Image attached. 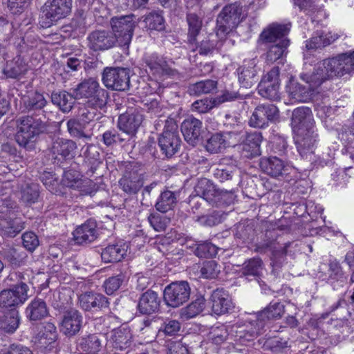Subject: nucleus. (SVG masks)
I'll list each match as a JSON object with an SVG mask.
<instances>
[{
  "mask_svg": "<svg viewBox=\"0 0 354 354\" xmlns=\"http://www.w3.org/2000/svg\"><path fill=\"white\" fill-rule=\"evenodd\" d=\"M354 72V50L325 59L317 64L311 75L302 73L300 78L313 88L320 86L333 77H342Z\"/></svg>",
  "mask_w": 354,
  "mask_h": 354,
  "instance_id": "obj_1",
  "label": "nucleus"
},
{
  "mask_svg": "<svg viewBox=\"0 0 354 354\" xmlns=\"http://www.w3.org/2000/svg\"><path fill=\"white\" fill-rule=\"evenodd\" d=\"M284 306L281 302L272 301L270 304L262 311L258 313L254 316V319H250L249 326H247L248 329L245 330H234V327L231 328L230 332H235L236 341H239L243 343L245 341H250L258 335L264 333L267 328H269V321L271 319H279L283 315Z\"/></svg>",
  "mask_w": 354,
  "mask_h": 354,
  "instance_id": "obj_2",
  "label": "nucleus"
},
{
  "mask_svg": "<svg viewBox=\"0 0 354 354\" xmlns=\"http://www.w3.org/2000/svg\"><path fill=\"white\" fill-rule=\"evenodd\" d=\"M15 125L16 142L26 149L34 148L39 136L46 131L47 127L41 118L29 114L17 117Z\"/></svg>",
  "mask_w": 354,
  "mask_h": 354,
  "instance_id": "obj_3",
  "label": "nucleus"
},
{
  "mask_svg": "<svg viewBox=\"0 0 354 354\" xmlns=\"http://www.w3.org/2000/svg\"><path fill=\"white\" fill-rule=\"evenodd\" d=\"M8 279L17 283L8 289L0 292V306L8 310H17L28 299L30 288L25 281L24 274L21 272L10 274Z\"/></svg>",
  "mask_w": 354,
  "mask_h": 354,
  "instance_id": "obj_4",
  "label": "nucleus"
},
{
  "mask_svg": "<svg viewBox=\"0 0 354 354\" xmlns=\"http://www.w3.org/2000/svg\"><path fill=\"white\" fill-rule=\"evenodd\" d=\"M73 89L76 100H86V104L95 109H101L107 103V91L102 88L97 80L93 77L84 79Z\"/></svg>",
  "mask_w": 354,
  "mask_h": 354,
  "instance_id": "obj_5",
  "label": "nucleus"
},
{
  "mask_svg": "<svg viewBox=\"0 0 354 354\" xmlns=\"http://www.w3.org/2000/svg\"><path fill=\"white\" fill-rule=\"evenodd\" d=\"M72 3V0H47L41 9L39 25L49 28L66 18L71 12Z\"/></svg>",
  "mask_w": 354,
  "mask_h": 354,
  "instance_id": "obj_6",
  "label": "nucleus"
},
{
  "mask_svg": "<svg viewBox=\"0 0 354 354\" xmlns=\"http://www.w3.org/2000/svg\"><path fill=\"white\" fill-rule=\"evenodd\" d=\"M143 66L147 73L155 78L180 77V73L173 67L174 62L156 53L145 54L142 59Z\"/></svg>",
  "mask_w": 354,
  "mask_h": 354,
  "instance_id": "obj_7",
  "label": "nucleus"
},
{
  "mask_svg": "<svg viewBox=\"0 0 354 354\" xmlns=\"http://www.w3.org/2000/svg\"><path fill=\"white\" fill-rule=\"evenodd\" d=\"M317 139V133L315 125L306 128L299 127L295 137L297 149L301 158L315 165H321V162H318L319 158L314 151Z\"/></svg>",
  "mask_w": 354,
  "mask_h": 354,
  "instance_id": "obj_8",
  "label": "nucleus"
},
{
  "mask_svg": "<svg viewBox=\"0 0 354 354\" xmlns=\"http://www.w3.org/2000/svg\"><path fill=\"white\" fill-rule=\"evenodd\" d=\"M180 142L176 123L172 120H165L163 131L158 139L162 158H170L176 154L179 150Z\"/></svg>",
  "mask_w": 354,
  "mask_h": 354,
  "instance_id": "obj_9",
  "label": "nucleus"
},
{
  "mask_svg": "<svg viewBox=\"0 0 354 354\" xmlns=\"http://www.w3.org/2000/svg\"><path fill=\"white\" fill-rule=\"evenodd\" d=\"M118 183L120 188L127 195L137 194L145 183V173L142 167L137 162L126 165Z\"/></svg>",
  "mask_w": 354,
  "mask_h": 354,
  "instance_id": "obj_10",
  "label": "nucleus"
},
{
  "mask_svg": "<svg viewBox=\"0 0 354 354\" xmlns=\"http://www.w3.org/2000/svg\"><path fill=\"white\" fill-rule=\"evenodd\" d=\"M135 15H128L114 17L111 19V26L119 46L128 49L136 27Z\"/></svg>",
  "mask_w": 354,
  "mask_h": 354,
  "instance_id": "obj_11",
  "label": "nucleus"
},
{
  "mask_svg": "<svg viewBox=\"0 0 354 354\" xmlns=\"http://www.w3.org/2000/svg\"><path fill=\"white\" fill-rule=\"evenodd\" d=\"M242 8L237 3L225 6L216 19V36L222 39L241 21Z\"/></svg>",
  "mask_w": 354,
  "mask_h": 354,
  "instance_id": "obj_12",
  "label": "nucleus"
},
{
  "mask_svg": "<svg viewBox=\"0 0 354 354\" xmlns=\"http://www.w3.org/2000/svg\"><path fill=\"white\" fill-rule=\"evenodd\" d=\"M104 85L109 89L126 91L130 88V70L122 67H106L102 76Z\"/></svg>",
  "mask_w": 354,
  "mask_h": 354,
  "instance_id": "obj_13",
  "label": "nucleus"
},
{
  "mask_svg": "<svg viewBox=\"0 0 354 354\" xmlns=\"http://www.w3.org/2000/svg\"><path fill=\"white\" fill-rule=\"evenodd\" d=\"M259 167L268 176L286 181L292 179L291 174L294 172L292 166L277 156L262 157L259 160Z\"/></svg>",
  "mask_w": 354,
  "mask_h": 354,
  "instance_id": "obj_14",
  "label": "nucleus"
},
{
  "mask_svg": "<svg viewBox=\"0 0 354 354\" xmlns=\"http://www.w3.org/2000/svg\"><path fill=\"white\" fill-rule=\"evenodd\" d=\"M191 288L185 281L172 282L164 290L165 304L172 308H177L188 301Z\"/></svg>",
  "mask_w": 354,
  "mask_h": 354,
  "instance_id": "obj_15",
  "label": "nucleus"
},
{
  "mask_svg": "<svg viewBox=\"0 0 354 354\" xmlns=\"http://www.w3.org/2000/svg\"><path fill=\"white\" fill-rule=\"evenodd\" d=\"M78 305L84 312L91 314L109 310V299L102 293L86 291L78 296Z\"/></svg>",
  "mask_w": 354,
  "mask_h": 354,
  "instance_id": "obj_16",
  "label": "nucleus"
},
{
  "mask_svg": "<svg viewBox=\"0 0 354 354\" xmlns=\"http://www.w3.org/2000/svg\"><path fill=\"white\" fill-rule=\"evenodd\" d=\"M144 119L142 111L138 108H129L121 114L118 120L117 127L131 139L134 137Z\"/></svg>",
  "mask_w": 354,
  "mask_h": 354,
  "instance_id": "obj_17",
  "label": "nucleus"
},
{
  "mask_svg": "<svg viewBox=\"0 0 354 354\" xmlns=\"http://www.w3.org/2000/svg\"><path fill=\"white\" fill-rule=\"evenodd\" d=\"M279 89V68L274 66L263 77L258 85V91L263 97L277 101L280 99Z\"/></svg>",
  "mask_w": 354,
  "mask_h": 354,
  "instance_id": "obj_18",
  "label": "nucleus"
},
{
  "mask_svg": "<svg viewBox=\"0 0 354 354\" xmlns=\"http://www.w3.org/2000/svg\"><path fill=\"white\" fill-rule=\"evenodd\" d=\"M207 306L216 315L230 313L234 308L229 294L222 288H217L212 292Z\"/></svg>",
  "mask_w": 354,
  "mask_h": 354,
  "instance_id": "obj_19",
  "label": "nucleus"
},
{
  "mask_svg": "<svg viewBox=\"0 0 354 354\" xmlns=\"http://www.w3.org/2000/svg\"><path fill=\"white\" fill-rule=\"evenodd\" d=\"M88 47L93 51L109 50L117 44L114 34L107 30H95L87 36Z\"/></svg>",
  "mask_w": 354,
  "mask_h": 354,
  "instance_id": "obj_20",
  "label": "nucleus"
},
{
  "mask_svg": "<svg viewBox=\"0 0 354 354\" xmlns=\"http://www.w3.org/2000/svg\"><path fill=\"white\" fill-rule=\"evenodd\" d=\"M48 101L44 95L37 91H31L27 95L22 96L21 99V108L23 112L31 113L30 115H37L45 113L44 109L47 106Z\"/></svg>",
  "mask_w": 354,
  "mask_h": 354,
  "instance_id": "obj_21",
  "label": "nucleus"
},
{
  "mask_svg": "<svg viewBox=\"0 0 354 354\" xmlns=\"http://www.w3.org/2000/svg\"><path fill=\"white\" fill-rule=\"evenodd\" d=\"M186 14V21L188 26L187 43V44H194L196 43V37L200 34L204 18V12L199 6L194 9L187 6Z\"/></svg>",
  "mask_w": 354,
  "mask_h": 354,
  "instance_id": "obj_22",
  "label": "nucleus"
},
{
  "mask_svg": "<svg viewBox=\"0 0 354 354\" xmlns=\"http://www.w3.org/2000/svg\"><path fill=\"white\" fill-rule=\"evenodd\" d=\"M132 335L128 328L115 330L108 342L111 354H125L131 344Z\"/></svg>",
  "mask_w": 354,
  "mask_h": 354,
  "instance_id": "obj_23",
  "label": "nucleus"
},
{
  "mask_svg": "<svg viewBox=\"0 0 354 354\" xmlns=\"http://www.w3.org/2000/svg\"><path fill=\"white\" fill-rule=\"evenodd\" d=\"M82 322L81 313L75 308H71L64 313L60 330L67 337H73L80 330Z\"/></svg>",
  "mask_w": 354,
  "mask_h": 354,
  "instance_id": "obj_24",
  "label": "nucleus"
},
{
  "mask_svg": "<svg viewBox=\"0 0 354 354\" xmlns=\"http://www.w3.org/2000/svg\"><path fill=\"white\" fill-rule=\"evenodd\" d=\"M23 43V45H19L20 50H19L18 54L12 59L7 61L3 68V73L7 78H18L27 71L26 59L22 54L28 48Z\"/></svg>",
  "mask_w": 354,
  "mask_h": 354,
  "instance_id": "obj_25",
  "label": "nucleus"
},
{
  "mask_svg": "<svg viewBox=\"0 0 354 354\" xmlns=\"http://www.w3.org/2000/svg\"><path fill=\"white\" fill-rule=\"evenodd\" d=\"M0 256L12 268L26 265L28 254L20 245H6L0 250Z\"/></svg>",
  "mask_w": 354,
  "mask_h": 354,
  "instance_id": "obj_26",
  "label": "nucleus"
},
{
  "mask_svg": "<svg viewBox=\"0 0 354 354\" xmlns=\"http://www.w3.org/2000/svg\"><path fill=\"white\" fill-rule=\"evenodd\" d=\"M24 228V222L14 212L0 215V233L3 236L14 238Z\"/></svg>",
  "mask_w": 354,
  "mask_h": 354,
  "instance_id": "obj_27",
  "label": "nucleus"
},
{
  "mask_svg": "<svg viewBox=\"0 0 354 354\" xmlns=\"http://www.w3.org/2000/svg\"><path fill=\"white\" fill-rule=\"evenodd\" d=\"M289 31L288 25L273 23L261 32L259 40L264 44H276L283 39H288Z\"/></svg>",
  "mask_w": 354,
  "mask_h": 354,
  "instance_id": "obj_28",
  "label": "nucleus"
},
{
  "mask_svg": "<svg viewBox=\"0 0 354 354\" xmlns=\"http://www.w3.org/2000/svg\"><path fill=\"white\" fill-rule=\"evenodd\" d=\"M77 244L87 245L93 242L98 236L97 223L93 219H88L78 226L73 232Z\"/></svg>",
  "mask_w": 354,
  "mask_h": 354,
  "instance_id": "obj_29",
  "label": "nucleus"
},
{
  "mask_svg": "<svg viewBox=\"0 0 354 354\" xmlns=\"http://www.w3.org/2000/svg\"><path fill=\"white\" fill-rule=\"evenodd\" d=\"M286 91L290 97L299 102H307L313 100L315 88L305 86L294 79H290L286 86Z\"/></svg>",
  "mask_w": 354,
  "mask_h": 354,
  "instance_id": "obj_30",
  "label": "nucleus"
},
{
  "mask_svg": "<svg viewBox=\"0 0 354 354\" xmlns=\"http://www.w3.org/2000/svg\"><path fill=\"white\" fill-rule=\"evenodd\" d=\"M55 325L51 322L43 323L41 328L34 337L35 344L40 348H46L52 345L57 338Z\"/></svg>",
  "mask_w": 354,
  "mask_h": 354,
  "instance_id": "obj_31",
  "label": "nucleus"
},
{
  "mask_svg": "<svg viewBox=\"0 0 354 354\" xmlns=\"http://www.w3.org/2000/svg\"><path fill=\"white\" fill-rule=\"evenodd\" d=\"M77 149L76 143L71 140L58 138L51 147V152L58 160L71 159L75 156Z\"/></svg>",
  "mask_w": 354,
  "mask_h": 354,
  "instance_id": "obj_32",
  "label": "nucleus"
},
{
  "mask_svg": "<svg viewBox=\"0 0 354 354\" xmlns=\"http://www.w3.org/2000/svg\"><path fill=\"white\" fill-rule=\"evenodd\" d=\"M202 122L195 118L185 119L181 124L180 129L185 140L194 146L198 141L202 132Z\"/></svg>",
  "mask_w": 354,
  "mask_h": 354,
  "instance_id": "obj_33",
  "label": "nucleus"
},
{
  "mask_svg": "<svg viewBox=\"0 0 354 354\" xmlns=\"http://www.w3.org/2000/svg\"><path fill=\"white\" fill-rule=\"evenodd\" d=\"M25 314L30 322H38L45 319L49 315L46 302L39 297H35L26 306Z\"/></svg>",
  "mask_w": 354,
  "mask_h": 354,
  "instance_id": "obj_34",
  "label": "nucleus"
},
{
  "mask_svg": "<svg viewBox=\"0 0 354 354\" xmlns=\"http://www.w3.org/2000/svg\"><path fill=\"white\" fill-rule=\"evenodd\" d=\"M262 136L260 133H248L242 144V156L250 159L259 156L261 154L260 146Z\"/></svg>",
  "mask_w": 354,
  "mask_h": 354,
  "instance_id": "obj_35",
  "label": "nucleus"
},
{
  "mask_svg": "<svg viewBox=\"0 0 354 354\" xmlns=\"http://www.w3.org/2000/svg\"><path fill=\"white\" fill-rule=\"evenodd\" d=\"M160 303L158 294L153 290H148L141 295L138 310L142 315H151L158 310Z\"/></svg>",
  "mask_w": 354,
  "mask_h": 354,
  "instance_id": "obj_36",
  "label": "nucleus"
},
{
  "mask_svg": "<svg viewBox=\"0 0 354 354\" xmlns=\"http://www.w3.org/2000/svg\"><path fill=\"white\" fill-rule=\"evenodd\" d=\"M339 37V35L331 32L317 31L312 37L306 41V48L308 50L321 49L330 45Z\"/></svg>",
  "mask_w": 354,
  "mask_h": 354,
  "instance_id": "obj_37",
  "label": "nucleus"
},
{
  "mask_svg": "<svg viewBox=\"0 0 354 354\" xmlns=\"http://www.w3.org/2000/svg\"><path fill=\"white\" fill-rule=\"evenodd\" d=\"M227 160L223 159V162ZM237 169L235 165H225V162L219 164L213 171L214 177L221 183H227L229 186H238L236 178Z\"/></svg>",
  "mask_w": 354,
  "mask_h": 354,
  "instance_id": "obj_38",
  "label": "nucleus"
},
{
  "mask_svg": "<svg viewBox=\"0 0 354 354\" xmlns=\"http://www.w3.org/2000/svg\"><path fill=\"white\" fill-rule=\"evenodd\" d=\"M84 159L82 167L86 176L91 177L102 164L100 153L95 146L89 145L84 153Z\"/></svg>",
  "mask_w": 354,
  "mask_h": 354,
  "instance_id": "obj_39",
  "label": "nucleus"
},
{
  "mask_svg": "<svg viewBox=\"0 0 354 354\" xmlns=\"http://www.w3.org/2000/svg\"><path fill=\"white\" fill-rule=\"evenodd\" d=\"M219 189H216L214 184L207 178H201L195 186L196 195L209 204L217 203V194Z\"/></svg>",
  "mask_w": 354,
  "mask_h": 354,
  "instance_id": "obj_40",
  "label": "nucleus"
},
{
  "mask_svg": "<svg viewBox=\"0 0 354 354\" xmlns=\"http://www.w3.org/2000/svg\"><path fill=\"white\" fill-rule=\"evenodd\" d=\"M258 71L253 62L237 68L239 82L242 87L250 88L258 82Z\"/></svg>",
  "mask_w": 354,
  "mask_h": 354,
  "instance_id": "obj_41",
  "label": "nucleus"
},
{
  "mask_svg": "<svg viewBox=\"0 0 354 354\" xmlns=\"http://www.w3.org/2000/svg\"><path fill=\"white\" fill-rule=\"evenodd\" d=\"M21 317L17 310L0 312V330L12 334L16 331L20 324Z\"/></svg>",
  "mask_w": 354,
  "mask_h": 354,
  "instance_id": "obj_42",
  "label": "nucleus"
},
{
  "mask_svg": "<svg viewBox=\"0 0 354 354\" xmlns=\"http://www.w3.org/2000/svg\"><path fill=\"white\" fill-rule=\"evenodd\" d=\"M102 346V339L96 334L82 336L77 340V349L80 352L97 354Z\"/></svg>",
  "mask_w": 354,
  "mask_h": 354,
  "instance_id": "obj_43",
  "label": "nucleus"
},
{
  "mask_svg": "<svg viewBox=\"0 0 354 354\" xmlns=\"http://www.w3.org/2000/svg\"><path fill=\"white\" fill-rule=\"evenodd\" d=\"M290 45L288 39H283L276 44H269L266 54V62L268 64L282 59L288 53V47Z\"/></svg>",
  "mask_w": 354,
  "mask_h": 354,
  "instance_id": "obj_44",
  "label": "nucleus"
},
{
  "mask_svg": "<svg viewBox=\"0 0 354 354\" xmlns=\"http://www.w3.org/2000/svg\"><path fill=\"white\" fill-rule=\"evenodd\" d=\"M50 98L52 103L63 113H68L71 111L75 99L73 92L71 94L66 91H54L51 93Z\"/></svg>",
  "mask_w": 354,
  "mask_h": 354,
  "instance_id": "obj_45",
  "label": "nucleus"
},
{
  "mask_svg": "<svg viewBox=\"0 0 354 354\" xmlns=\"http://www.w3.org/2000/svg\"><path fill=\"white\" fill-rule=\"evenodd\" d=\"M292 243V242L288 241L283 246L279 245L276 249H273L270 255V265L272 267V272L274 275H277L281 268L287 263L288 248Z\"/></svg>",
  "mask_w": 354,
  "mask_h": 354,
  "instance_id": "obj_46",
  "label": "nucleus"
},
{
  "mask_svg": "<svg viewBox=\"0 0 354 354\" xmlns=\"http://www.w3.org/2000/svg\"><path fill=\"white\" fill-rule=\"evenodd\" d=\"M126 252L124 245L118 243L111 244L102 249L101 258L104 263H116L123 259Z\"/></svg>",
  "mask_w": 354,
  "mask_h": 354,
  "instance_id": "obj_47",
  "label": "nucleus"
},
{
  "mask_svg": "<svg viewBox=\"0 0 354 354\" xmlns=\"http://www.w3.org/2000/svg\"><path fill=\"white\" fill-rule=\"evenodd\" d=\"M263 269V263L261 258L253 257L244 262L243 264L241 272L242 275L245 276L249 280L250 277L254 279L260 278Z\"/></svg>",
  "mask_w": 354,
  "mask_h": 354,
  "instance_id": "obj_48",
  "label": "nucleus"
},
{
  "mask_svg": "<svg viewBox=\"0 0 354 354\" xmlns=\"http://www.w3.org/2000/svg\"><path fill=\"white\" fill-rule=\"evenodd\" d=\"M292 121L295 127H304L315 125V121L310 109L301 106L295 109L292 114Z\"/></svg>",
  "mask_w": 354,
  "mask_h": 354,
  "instance_id": "obj_49",
  "label": "nucleus"
},
{
  "mask_svg": "<svg viewBox=\"0 0 354 354\" xmlns=\"http://www.w3.org/2000/svg\"><path fill=\"white\" fill-rule=\"evenodd\" d=\"M186 244L187 248H190L199 258L213 257L217 254L218 248L210 241H197L192 245H189L187 242Z\"/></svg>",
  "mask_w": 354,
  "mask_h": 354,
  "instance_id": "obj_50",
  "label": "nucleus"
},
{
  "mask_svg": "<svg viewBox=\"0 0 354 354\" xmlns=\"http://www.w3.org/2000/svg\"><path fill=\"white\" fill-rule=\"evenodd\" d=\"M178 194L169 189L162 191L155 204L156 209L162 213H166L174 208L177 203Z\"/></svg>",
  "mask_w": 354,
  "mask_h": 354,
  "instance_id": "obj_51",
  "label": "nucleus"
},
{
  "mask_svg": "<svg viewBox=\"0 0 354 354\" xmlns=\"http://www.w3.org/2000/svg\"><path fill=\"white\" fill-rule=\"evenodd\" d=\"M324 279H326L328 283L333 286L334 289H337L335 283H337V286H343L346 278L338 261L336 260L330 261L328 264V277Z\"/></svg>",
  "mask_w": 354,
  "mask_h": 354,
  "instance_id": "obj_52",
  "label": "nucleus"
},
{
  "mask_svg": "<svg viewBox=\"0 0 354 354\" xmlns=\"http://www.w3.org/2000/svg\"><path fill=\"white\" fill-rule=\"evenodd\" d=\"M217 85V81L207 79L190 84L187 92L190 95L194 96L209 94L216 91Z\"/></svg>",
  "mask_w": 354,
  "mask_h": 354,
  "instance_id": "obj_53",
  "label": "nucleus"
},
{
  "mask_svg": "<svg viewBox=\"0 0 354 354\" xmlns=\"http://www.w3.org/2000/svg\"><path fill=\"white\" fill-rule=\"evenodd\" d=\"M129 140L123 131L120 132L118 130L111 128L102 133L100 140L107 147H113L117 145H122Z\"/></svg>",
  "mask_w": 354,
  "mask_h": 354,
  "instance_id": "obj_54",
  "label": "nucleus"
},
{
  "mask_svg": "<svg viewBox=\"0 0 354 354\" xmlns=\"http://www.w3.org/2000/svg\"><path fill=\"white\" fill-rule=\"evenodd\" d=\"M88 122H82L76 118L68 120L67 129L71 136L77 139H91V136L85 132Z\"/></svg>",
  "mask_w": 354,
  "mask_h": 354,
  "instance_id": "obj_55",
  "label": "nucleus"
},
{
  "mask_svg": "<svg viewBox=\"0 0 354 354\" xmlns=\"http://www.w3.org/2000/svg\"><path fill=\"white\" fill-rule=\"evenodd\" d=\"M39 178L49 192L56 195L62 194L61 190L62 187L55 173L44 171L41 174Z\"/></svg>",
  "mask_w": 354,
  "mask_h": 354,
  "instance_id": "obj_56",
  "label": "nucleus"
},
{
  "mask_svg": "<svg viewBox=\"0 0 354 354\" xmlns=\"http://www.w3.org/2000/svg\"><path fill=\"white\" fill-rule=\"evenodd\" d=\"M205 304V298L201 296L198 297L187 306L181 308L180 315L185 319L193 318L203 311Z\"/></svg>",
  "mask_w": 354,
  "mask_h": 354,
  "instance_id": "obj_57",
  "label": "nucleus"
},
{
  "mask_svg": "<svg viewBox=\"0 0 354 354\" xmlns=\"http://www.w3.org/2000/svg\"><path fill=\"white\" fill-rule=\"evenodd\" d=\"M255 236L254 225L251 221L239 223L236 226V238L243 242H250Z\"/></svg>",
  "mask_w": 354,
  "mask_h": 354,
  "instance_id": "obj_58",
  "label": "nucleus"
},
{
  "mask_svg": "<svg viewBox=\"0 0 354 354\" xmlns=\"http://www.w3.org/2000/svg\"><path fill=\"white\" fill-rule=\"evenodd\" d=\"M188 45L193 52L198 51L201 55H207L213 53L216 47L217 41L215 39H212L210 37H207L198 42L196 37V43Z\"/></svg>",
  "mask_w": 354,
  "mask_h": 354,
  "instance_id": "obj_59",
  "label": "nucleus"
},
{
  "mask_svg": "<svg viewBox=\"0 0 354 354\" xmlns=\"http://www.w3.org/2000/svg\"><path fill=\"white\" fill-rule=\"evenodd\" d=\"M39 196V185L28 184L21 190L20 200L26 205L35 203Z\"/></svg>",
  "mask_w": 354,
  "mask_h": 354,
  "instance_id": "obj_60",
  "label": "nucleus"
},
{
  "mask_svg": "<svg viewBox=\"0 0 354 354\" xmlns=\"http://www.w3.org/2000/svg\"><path fill=\"white\" fill-rule=\"evenodd\" d=\"M125 280V274L120 272L118 274L107 278L104 281L102 286L104 288L105 292L109 295H111L120 289Z\"/></svg>",
  "mask_w": 354,
  "mask_h": 354,
  "instance_id": "obj_61",
  "label": "nucleus"
},
{
  "mask_svg": "<svg viewBox=\"0 0 354 354\" xmlns=\"http://www.w3.org/2000/svg\"><path fill=\"white\" fill-rule=\"evenodd\" d=\"M229 335L227 327L221 324L212 326L209 332L208 337L214 344L220 345L228 339Z\"/></svg>",
  "mask_w": 354,
  "mask_h": 354,
  "instance_id": "obj_62",
  "label": "nucleus"
},
{
  "mask_svg": "<svg viewBox=\"0 0 354 354\" xmlns=\"http://www.w3.org/2000/svg\"><path fill=\"white\" fill-rule=\"evenodd\" d=\"M144 21L149 29L158 31H161L165 29V19L162 12L151 11L145 16Z\"/></svg>",
  "mask_w": 354,
  "mask_h": 354,
  "instance_id": "obj_63",
  "label": "nucleus"
},
{
  "mask_svg": "<svg viewBox=\"0 0 354 354\" xmlns=\"http://www.w3.org/2000/svg\"><path fill=\"white\" fill-rule=\"evenodd\" d=\"M223 140L221 132L214 133L207 140L205 149L210 153H221L226 149Z\"/></svg>",
  "mask_w": 354,
  "mask_h": 354,
  "instance_id": "obj_64",
  "label": "nucleus"
}]
</instances>
